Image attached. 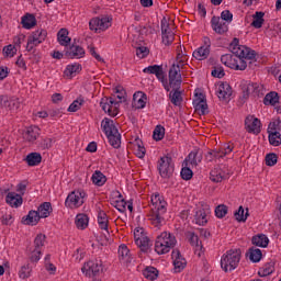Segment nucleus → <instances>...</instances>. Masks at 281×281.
<instances>
[{
    "mask_svg": "<svg viewBox=\"0 0 281 281\" xmlns=\"http://www.w3.org/2000/svg\"><path fill=\"white\" fill-rule=\"evenodd\" d=\"M229 49L233 55H222L221 63L235 71H245V69H247V60L256 59V50L245 45H240V40L236 37L232 41Z\"/></svg>",
    "mask_w": 281,
    "mask_h": 281,
    "instance_id": "nucleus-1",
    "label": "nucleus"
},
{
    "mask_svg": "<svg viewBox=\"0 0 281 281\" xmlns=\"http://www.w3.org/2000/svg\"><path fill=\"white\" fill-rule=\"evenodd\" d=\"M168 203L164 199V195L154 193L151 195V210L149 212V221L154 227H161L166 223L164 214L168 212Z\"/></svg>",
    "mask_w": 281,
    "mask_h": 281,
    "instance_id": "nucleus-2",
    "label": "nucleus"
},
{
    "mask_svg": "<svg viewBox=\"0 0 281 281\" xmlns=\"http://www.w3.org/2000/svg\"><path fill=\"white\" fill-rule=\"evenodd\" d=\"M177 245V237L168 232H162L157 236L155 241V251L158 256H164V254H169L170 249Z\"/></svg>",
    "mask_w": 281,
    "mask_h": 281,
    "instance_id": "nucleus-3",
    "label": "nucleus"
},
{
    "mask_svg": "<svg viewBox=\"0 0 281 281\" xmlns=\"http://www.w3.org/2000/svg\"><path fill=\"white\" fill-rule=\"evenodd\" d=\"M240 262V250H228L221 258V267L223 271H234Z\"/></svg>",
    "mask_w": 281,
    "mask_h": 281,
    "instance_id": "nucleus-4",
    "label": "nucleus"
},
{
    "mask_svg": "<svg viewBox=\"0 0 281 281\" xmlns=\"http://www.w3.org/2000/svg\"><path fill=\"white\" fill-rule=\"evenodd\" d=\"M81 271L87 278H98V276L103 273L104 265L100 259L89 260L83 263Z\"/></svg>",
    "mask_w": 281,
    "mask_h": 281,
    "instance_id": "nucleus-5",
    "label": "nucleus"
},
{
    "mask_svg": "<svg viewBox=\"0 0 281 281\" xmlns=\"http://www.w3.org/2000/svg\"><path fill=\"white\" fill-rule=\"evenodd\" d=\"M85 199H87V192L82 189H78L68 194L65 205L70 210H76L81 207V205H85Z\"/></svg>",
    "mask_w": 281,
    "mask_h": 281,
    "instance_id": "nucleus-6",
    "label": "nucleus"
},
{
    "mask_svg": "<svg viewBox=\"0 0 281 281\" xmlns=\"http://www.w3.org/2000/svg\"><path fill=\"white\" fill-rule=\"evenodd\" d=\"M120 101H115L113 98H102L100 106L104 113H108L111 117H115L120 113V103L122 102V95L116 97Z\"/></svg>",
    "mask_w": 281,
    "mask_h": 281,
    "instance_id": "nucleus-7",
    "label": "nucleus"
},
{
    "mask_svg": "<svg viewBox=\"0 0 281 281\" xmlns=\"http://www.w3.org/2000/svg\"><path fill=\"white\" fill-rule=\"evenodd\" d=\"M158 170L162 179H170L175 172V162H172V157L162 156L158 161Z\"/></svg>",
    "mask_w": 281,
    "mask_h": 281,
    "instance_id": "nucleus-8",
    "label": "nucleus"
},
{
    "mask_svg": "<svg viewBox=\"0 0 281 281\" xmlns=\"http://www.w3.org/2000/svg\"><path fill=\"white\" fill-rule=\"evenodd\" d=\"M144 74H153L161 82L165 90L170 91L166 72H164V66L153 65L143 69Z\"/></svg>",
    "mask_w": 281,
    "mask_h": 281,
    "instance_id": "nucleus-9",
    "label": "nucleus"
},
{
    "mask_svg": "<svg viewBox=\"0 0 281 281\" xmlns=\"http://www.w3.org/2000/svg\"><path fill=\"white\" fill-rule=\"evenodd\" d=\"M181 65L179 64H172V66L169 69V91L170 89H180L181 87Z\"/></svg>",
    "mask_w": 281,
    "mask_h": 281,
    "instance_id": "nucleus-10",
    "label": "nucleus"
},
{
    "mask_svg": "<svg viewBox=\"0 0 281 281\" xmlns=\"http://www.w3.org/2000/svg\"><path fill=\"white\" fill-rule=\"evenodd\" d=\"M45 38H47V31L44 29H38L35 32L32 33V36L29 37L26 43V50L32 52L34 47H38L41 43L45 42Z\"/></svg>",
    "mask_w": 281,
    "mask_h": 281,
    "instance_id": "nucleus-11",
    "label": "nucleus"
},
{
    "mask_svg": "<svg viewBox=\"0 0 281 281\" xmlns=\"http://www.w3.org/2000/svg\"><path fill=\"white\" fill-rule=\"evenodd\" d=\"M112 22H113V18L101 16V18H93L92 20H90L89 25H90V30L94 32H105V30H109V27H111Z\"/></svg>",
    "mask_w": 281,
    "mask_h": 281,
    "instance_id": "nucleus-12",
    "label": "nucleus"
},
{
    "mask_svg": "<svg viewBox=\"0 0 281 281\" xmlns=\"http://www.w3.org/2000/svg\"><path fill=\"white\" fill-rule=\"evenodd\" d=\"M134 240L137 247L140 248V251L146 252L150 249V239L144 234V228L134 229Z\"/></svg>",
    "mask_w": 281,
    "mask_h": 281,
    "instance_id": "nucleus-13",
    "label": "nucleus"
},
{
    "mask_svg": "<svg viewBox=\"0 0 281 281\" xmlns=\"http://www.w3.org/2000/svg\"><path fill=\"white\" fill-rule=\"evenodd\" d=\"M215 93L221 102H229L232 98V86L227 82H220L215 86Z\"/></svg>",
    "mask_w": 281,
    "mask_h": 281,
    "instance_id": "nucleus-14",
    "label": "nucleus"
},
{
    "mask_svg": "<svg viewBox=\"0 0 281 281\" xmlns=\"http://www.w3.org/2000/svg\"><path fill=\"white\" fill-rule=\"evenodd\" d=\"M245 128L247 133H252V135H259L262 128V123L259 121L258 117L254 115H248L245 119Z\"/></svg>",
    "mask_w": 281,
    "mask_h": 281,
    "instance_id": "nucleus-15",
    "label": "nucleus"
},
{
    "mask_svg": "<svg viewBox=\"0 0 281 281\" xmlns=\"http://www.w3.org/2000/svg\"><path fill=\"white\" fill-rule=\"evenodd\" d=\"M201 161H203V153H201V150L199 149H193L184 159V166L196 168V166H199Z\"/></svg>",
    "mask_w": 281,
    "mask_h": 281,
    "instance_id": "nucleus-16",
    "label": "nucleus"
},
{
    "mask_svg": "<svg viewBox=\"0 0 281 281\" xmlns=\"http://www.w3.org/2000/svg\"><path fill=\"white\" fill-rule=\"evenodd\" d=\"M211 27L215 34H225L228 32L229 26L227 25V22H224L221 16L214 15L211 19Z\"/></svg>",
    "mask_w": 281,
    "mask_h": 281,
    "instance_id": "nucleus-17",
    "label": "nucleus"
},
{
    "mask_svg": "<svg viewBox=\"0 0 281 281\" xmlns=\"http://www.w3.org/2000/svg\"><path fill=\"white\" fill-rule=\"evenodd\" d=\"M243 99L247 100L249 99V95H252L254 98L260 95V85L248 82L243 85Z\"/></svg>",
    "mask_w": 281,
    "mask_h": 281,
    "instance_id": "nucleus-18",
    "label": "nucleus"
},
{
    "mask_svg": "<svg viewBox=\"0 0 281 281\" xmlns=\"http://www.w3.org/2000/svg\"><path fill=\"white\" fill-rule=\"evenodd\" d=\"M210 179L213 181V183H221L222 181H225V179H229V173L221 167H215L210 172Z\"/></svg>",
    "mask_w": 281,
    "mask_h": 281,
    "instance_id": "nucleus-19",
    "label": "nucleus"
},
{
    "mask_svg": "<svg viewBox=\"0 0 281 281\" xmlns=\"http://www.w3.org/2000/svg\"><path fill=\"white\" fill-rule=\"evenodd\" d=\"M171 257L176 273L183 271V269H186V265H188V261H186V258H183L181 252L179 250H173Z\"/></svg>",
    "mask_w": 281,
    "mask_h": 281,
    "instance_id": "nucleus-20",
    "label": "nucleus"
},
{
    "mask_svg": "<svg viewBox=\"0 0 281 281\" xmlns=\"http://www.w3.org/2000/svg\"><path fill=\"white\" fill-rule=\"evenodd\" d=\"M5 203L10 207H21L23 205V195L16 192H9L5 196Z\"/></svg>",
    "mask_w": 281,
    "mask_h": 281,
    "instance_id": "nucleus-21",
    "label": "nucleus"
},
{
    "mask_svg": "<svg viewBox=\"0 0 281 281\" xmlns=\"http://www.w3.org/2000/svg\"><path fill=\"white\" fill-rule=\"evenodd\" d=\"M101 128L103 133L106 135V137L109 135H117L119 133L117 127L115 126V123H113V120L109 117H105L104 120H102Z\"/></svg>",
    "mask_w": 281,
    "mask_h": 281,
    "instance_id": "nucleus-22",
    "label": "nucleus"
},
{
    "mask_svg": "<svg viewBox=\"0 0 281 281\" xmlns=\"http://www.w3.org/2000/svg\"><path fill=\"white\" fill-rule=\"evenodd\" d=\"M146 102H148V97L146 95V93H144L142 91L134 93L133 106H135V109H145Z\"/></svg>",
    "mask_w": 281,
    "mask_h": 281,
    "instance_id": "nucleus-23",
    "label": "nucleus"
},
{
    "mask_svg": "<svg viewBox=\"0 0 281 281\" xmlns=\"http://www.w3.org/2000/svg\"><path fill=\"white\" fill-rule=\"evenodd\" d=\"M119 260L123 265H128L133 261V257L131 256V250L124 244L119 247Z\"/></svg>",
    "mask_w": 281,
    "mask_h": 281,
    "instance_id": "nucleus-24",
    "label": "nucleus"
},
{
    "mask_svg": "<svg viewBox=\"0 0 281 281\" xmlns=\"http://www.w3.org/2000/svg\"><path fill=\"white\" fill-rule=\"evenodd\" d=\"M203 94H200V97H196L193 100V106L200 115H205L207 113V101H205V98L202 97Z\"/></svg>",
    "mask_w": 281,
    "mask_h": 281,
    "instance_id": "nucleus-25",
    "label": "nucleus"
},
{
    "mask_svg": "<svg viewBox=\"0 0 281 281\" xmlns=\"http://www.w3.org/2000/svg\"><path fill=\"white\" fill-rule=\"evenodd\" d=\"M66 56L68 58H83L85 48L79 45L72 44L69 48H67Z\"/></svg>",
    "mask_w": 281,
    "mask_h": 281,
    "instance_id": "nucleus-26",
    "label": "nucleus"
},
{
    "mask_svg": "<svg viewBox=\"0 0 281 281\" xmlns=\"http://www.w3.org/2000/svg\"><path fill=\"white\" fill-rule=\"evenodd\" d=\"M38 221H41V215L37 213V211H30L26 216L22 218V223L24 225H38Z\"/></svg>",
    "mask_w": 281,
    "mask_h": 281,
    "instance_id": "nucleus-27",
    "label": "nucleus"
},
{
    "mask_svg": "<svg viewBox=\"0 0 281 281\" xmlns=\"http://www.w3.org/2000/svg\"><path fill=\"white\" fill-rule=\"evenodd\" d=\"M38 135H41V128H38V126H30L24 133V139L31 143L36 142V139H38Z\"/></svg>",
    "mask_w": 281,
    "mask_h": 281,
    "instance_id": "nucleus-28",
    "label": "nucleus"
},
{
    "mask_svg": "<svg viewBox=\"0 0 281 281\" xmlns=\"http://www.w3.org/2000/svg\"><path fill=\"white\" fill-rule=\"evenodd\" d=\"M251 27H255V30H260L262 25H265V12L262 11H256L255 14H252V22Z\"/></svg>",
    "mask_w": 281,
    "mask_h": 281,
    "instance_id": "nucleus-29",
    "label": "nucleus"
},
{
    "mask_svg": "<svg viewBox=\"0 0 281 281\" xmlns=\"http://www.w3.org/2000/svg\"><path fill=\"white\" fill-rule=\"evenodd\" d=\"M75 225L77 229H87L89 227V216L85 213L77 214Z\"/></svg>",
    "mask_w": 281,
    "mask_h": 281,
    "instance_id": "nucleus-30",
    "label": "nucleus"
},
{
    "mask_svg": "<svg viewBox=\"0 0 281 281\" xmlns=\"http://www.w3.org/2000/svg\"><path fill=\"white\" fill-rule=\"evenodd\" d=\"M91 181L94 186H98V188H102V186H104V183H106V176H104V173H102V171L95 170L92 173Z\"/></svg>",
    "mask_w": 281,
    "mask_h": 281,
    "instance_id": "nucleus-31",
    "label": "nucleus"
},
{
    "mask_svg": "<svg viewBox=\"0 0 281 281\" xmlns=\"http://www.w3.org/2000/svg\"><path fill=\"white\" fill-rule=\"evenodd\" d=\"M57 41L59 45L67 47L71 43V37H69V31L67 29H61L57 34Z\"/></svg>",
    "mask_w": 281,
    "mask_h": 281,
    "instance_id": "nucleus-32",
    "label": "nucleus"
},
{
    "mask_svg": "<svg viewBox=\"0 0 281 281\" xmlns=\"http://www.w3.org/2000/svg\"><path fill=\"white\" fill-rule=\"evenodd\" d=\"M34 26H36V16H34V14L27 13L22 16V27H24V30H32Z\"/></svg>",
    "mask_w": 281,
    "mask_h": 281,
    "instance_id": "nucleus-33",
    "label": "nucleus"
},
{
    "mask_svg": "<svg viewBox=\"0 0 281 281\" xmlns=\"http://www.w3.org/2000/svg\"><path fill=\"white\" fill-rule=\"evenodd\" d=\"M80 71H82V66H80V64L78 63H74V64H69L66 67L64 74L69 78H74V76H76V74H80Z\"/></svg>",
    "mask_w": 281,
    "mask_h": 281,
    "instance_id": "nucleus-34",
    "label": "nucleus"
},
{
    "mask_svg": "<svg viewBox=\"0 0 281 281\" xmlns=\"http://www.w3.org/2000/svg\"><path fill=\"white\" fill-rule=\"evenodd\" d=\"M37 213L40 214V218H47L52 214V203H42L37 209Z\"/></svg>",
    "mask_w": 281,
    "mask_h": 281,
    "instance_id": "nucleus-35",
    "label": "nucleus"
},
{
    "mask_svg": "<svg viewBox=\"0 0 281 281\" xmlns=\"http://www.w3.org/2000/svg\"><path fill=\"white\" fill-rule=\"evenodd\" d=\"M98 223L100 229H103L104 232H109V216L105 212L100 211L98 214Z\"/></svg>",
    "mask_w": 281,
    "mask_h": 281,
    "instance_id": "nucleus-36",
    "label": "nucleus"
},
{
    "mask_svg": "<svg viewBox=\"0 0 281 281\" xmlns=\"http://www.w3.org/2000/svg\"><path fill=\"white\" fill-rule=\"evenodd\" d=\"M192 56L195 58V60H205L210 56V49L200 46L193 52Z\"/></svg>",
    "mask_w": 281,
    "mask_h": 281,
    "instance_id": "nucleus-37",
    "label": "nucleus"
},
{
    "mask_svg": "<svg viewBox=\"0 0 281 281\" xmlns=\"http://www.w3.org/2000/svg\"><path fill=\"white\" fill-rule=\"evenodd\" d=\"M25 161L29 166H38L43 161V156L38 153H31L26 156Z\"/></svg>",
    "mask_w": 281,
    "mask_h": 281,
    "instance_id": "nucleus-38",
    "label": "nucleus"
},
{
    "mask_svg": "<svg viewBox=\"0 0 281 281\" xmlns=\"http://www.w3.org/2000/svg\"><path fill=\"white\" fill-rule=\"evenodd\" d=\"M278 102H280V97H278V92L273 91L266 94L263 99V104H266V106H269V104H271V106H276Z\"/></svg>",
    "mask_w": 281,
    "mask_h": 281,
    "instance_id": "nucleus-39",
    "label": "nucleus"
},
{
    "mask_svg": "<svg viewBox=\"0 0 281 281\" xmlns=\"http://www.w3.org/2000/svg\"><path fill=\"white\" fill-rule=\"evenodd\" d=\"M252 245H256V247H268L269 245V237L267 235L261 234L252 237Z\"/></svg>",
    "mask_w": 281,
    "mask_h": 281,
    "instance_id": "nucleus-40",
    "label": "nucleus"
},
{
    "mask_svg": "<svg viewBox=\"0 0 281 281\" xmlns=\"http://www.w3.org/2000/svg\"><path fill=\"white\" fill-rule=\"evenodd\" d=\"M186 47L183 46H178L177 47V64L183 67L188 60V55L184 52Z\"/></svg>",
    "mask_w": 281,
    "mask_h": 281,
    "instance_id": "nucleus-41",
    "label": "nucleus"
},
{
    "mask_svg": "<svg viewBox=\"0 0 281 281\" xmlns=\"http://www.w3.org/2000/svg\"><path fill=\"white\" fill-rule=\"evenodd\" d=\"M194 221L196 225H205L207 223V213L204 209H200L195 212Z\"/></svg>",
    "mask_w": 281,
    "mask_h": 281,
    "instance_id": "nucleus-42",
    "label": "nucleus"
},
{
    "mask_svg": "<svg viewBox=\"0 0 281 281\" xmlns=\"http://www.w3.org/2000/svg\"><path fill=\"white\" fill-rule=\"evenodd\" d=\"M143 276L144 278H146L147 280H157V278L159 277V271L157 270V268L155 267H147L144 271H143Z\"/></svg>",
    "mask_w": 281,
    "mask_h": 281,
    "instance_id": "nucleus-43",
    "label": "nucleus"
},
{
    "mask_svg": "<svg viewBox=\"0 0 281 281\" xmlns=\"http://www.w3.org/2000/svg\"><path fill=\"white\" fill-rule=\"evenodd\" d=\"M106 137L109 139V144L112 145L113 148H120L122 145V135L120 132H116V134H110Z\"/></svg>",
    "mask_w": 281,
    "mask_h": 281,
    "instance_id": "nucleus-44",
    "label": "nucleus"
},
{
    "mask_svg": "<svg viewBox=\"0 0 281 281\" xmlns=\"http://www.w3.org/2000/svg\"><path fill=\"white\" fill-rule=\"evenodd\" d=\"M169 98L171 100V104L175 106H180L181 102H183V97H181V91H179V89H173V92H170Z\"/></svg>",
    "mask_w": 281,
    "mask_h": 281,
    "instance_id": "nucleus-45",
    "label": "nucleus"
},
{
    "mask_svg": "<svg viewBox=\"0 0 281 281\" xmlns=\"http://www.w3.org/2000/svg\"><path fill=\"white\" fill-rule=\"evenodd\" d=\"M135 155L138 159H144V157H146V147H144L142 139L139 138L135 140Z\"/></svg>",
    "mask_w": 281,
    "mask_h": 281,
    "instance_id": "nucleus-46",
    "label": "nucleus"
},
{
    "mask_svg": "<svg viewBox=\"0 0 281 281\" xmlns=\"http://www.w3.org/2000/svg\"><path fill=\"white\" fill-rule=\"evenodd\" d=\"M249 260H251V262H260V260H262V250H260V248H250Z\"/></svg>",
    "mask_w": 281,
    "mask_h": 281,
    "instance_id": "nucleus-47",
    "label": "nucleus"
},
{
    "mask_svg": "<svg viewBox=\"0 0 281 281\" xmlns=\"http://www.w3.org/2000/svg\"><path fill=\"white\" fill-rule=\"evenodd\" d=\"M82 104H85V98L79 97L77 98L69 106L68 112L69 113H76V111H80L82 108Z\"/></svg>",
    "mask_w": 281,
    "mask_h": 281,
    "instance_id": "nucleus-48",
    "label": "nucleus"
},
{
    "mask_svg": "<svg viewBox=\"0 0 281 281\" xmlns=\"http://www.w3.org/2000/svg\"><path fill=\"white\" fill-rule=\"evenodd\" d=\"M120 200H115L112 202L113 207H115L119 212L124 214L126 212V201L122 199V194H119Z\"/></svg>",
    "mask_w": 281,
    "mask_h": 281,
    "instance_id": "nucleus-49",
    "label": "nucleus"
},
{
    "mask_svg": "<svg viewBox=\"0 0 281 281\" xmlns=\"http://www.w3.org/2000/svg\"><path fill=\"white\" fill-rule=\"evenodd\" d=\"M19 278L21 280H27V278H32V267H30V265L22 266L19 271Z\"/></svg>",
    "mask_w": 281,
    "mask_h": 281,
    "instance_id": "nucleus-50",
    "label": "nucleus"
},
{
    "mask_svg": "<svg viewBox=\"0 0 281 281\" xmlns=\"http://www.w3.org/2000/svg\"><path fill=\"white\" fill-rule=\"evenodd\" d=\"M233 150H234V144L226 143L220 149H217V153L221 159H223V157H226V155H229Z\"/></svg>",
    "mask_w": 281,
    "mask_h": 281,
    "instance_id": "nucleus-51",
    "label": "nucleus"
},
{
    "mask_svg": "<svg viewBox=\"0 0 281 281\" xmlns=\"http://www.w3.org/2000/svg\"><path fill=\"white\" fill-rule=\"evenodd\" d=\"M166 135V128L161 125H157L154 130L153 137L156 142H161Z\"/></svg>",
    "mask_w": 281,
    "mask_h": 281,
    "instance_id": "nucleus-52",
    "label": "nucleus"
},
{
    "mask_svg": "<svg viewBox=\"0 0 281 281\" xmlns=\"http://www.w3.org/2000/svg\"><path fill=\"white\" fill-rule=\"evenodd\" d=\"M281 131V120H272L268 125V133H280Z\"/></svg>",
    "mask_w": 281,
    "mask_h": 281,
    "instance_id": "nucleus-53",
    "label": "nucleus"
},
{
    "mask_svg": "<svg viewBox=\"0 0 281 281\" xmlns=\"http://www.w3.org/2000/svg\"><path fill=\"white\" fill-rule=\"evenodd\" d=\"M268 139L271 146H280L281 145V134L280 132L268 133Z\"/></svg>",
    "mask_w": 281,
    "mask_h": 281,
    "instance_id": "nucleus-54",
    "label": "nucleus"
},
{
    "mask_svg": "<svg viewBox=\"0 0 281 281\" xmlns=\"http://www.w3.org/2000/svg\"><path fill=\"white\" fill-rule=\"evenodd\" d=\"M234 216L236 221H238V223H245V221H247V216H249V213L246 212L245 214V209H243V206H239V209L235 212Z\"/></svg>",
    "mask_w": 281,
    "mask_h": 281,
    "instance_id": "nucleus-55",
    "label": "nucleus"
},
{
    "mask_svg": "<svg viewBox=\"0 0 281 281\" xmlns=\"http://www.w3.org/2000/svg\"><path fill=\"white\" fill-rule=\"evenodd\" d=\"M191 168V166H186L181 169L180 175L184 181H190V179H192L194 172H192Z\"/></svg>",
    "mask_w": 281,
    "mask_h": 281,
    "instance_id": "nucleus-56",
    "label": "nucleus"
},
{
    "mask_svg": "<svg viewBox=\"0 0 281 281\" xmlns=\"http://www.w3.org/2000/svg\"><path fill=\"white\" fill-rule=\"evenodd\" d=\"M45 235L38 234L34 239V248L43 251V247H45Z\"/></svg>",
    "mask_w": 281,
    "mask_h": 281,
    "instance_id": "nucleus-57",
    "label": "nucleus"
},
{
    "mask_svg": "<svg viewBox=\"0 0 281 281\" xmlns=\"http://www.w3.org/2000/svg\"><path fill=\"white\" fill-rule=\"evenodd\" d=\"M215 216L217 218H225V216H227V205L220 204L218 206H216L215 207Z\"/></svg>",
    "mask_w": 281,
    "mask_h": 281,
    "instance_id": "nucleus-58",
    "label": "nucleus"
},
{
    "mask_svg": "<svg viewBox=\"0 0 281 281\" xmlns=\"http://www.w3.org/2000/svg\"><path fill=\"white\" fill-rule=\"evenodd\" d=\"M164 45H172L175 41V32L161 33Z\"/></svg>",
    "mask_w": 281,
    "mask_h": 281,
    "instance_id": "nucleus-59",
    "label": "nucleus"
},
{
    "mask_svg": "<svg viewBox=\"0 0 281 281\" xmlns=\"http://www.w3.org/2000/svg\"><path fill=\"white\" fill-rule=\"evenodd\" d=\"M188 238L192 247H198V248L201 247V240H199V236L196 234L189 232Z\"/></svg>",
    "mask_w": 281,
    "mask_h": 281,
    "instance_id": "nucleus-60",
    "label": "nucleus"
},
{
    "mask_svg": "<svg viewBox=\"0 0 281 281\" xmlns=\"http://www.w3.org/2000/svg\"><path fill=\"white\" fill-rule=\"evenodd\" d=\"M3 54L8 58H13V56L16 54V47H14V45H12V44L4 46Z\"/></svg>",
    "mask_w": 281,
    "mask_h": 281,
    "instance_id": "nucleus-61",
    "label": "nucleus"
},
{
    "mask_svg": "<svg viewBox=\"0 0 281 281\" xmlns=\"http://www.w3.org/2000/svg\"><path fill=\"white\" fill-rule=\"evenodd\" d=\"M160 27H161V34H167L168 32H172V29H170V22L166 18L161 19Z\"/></svg>",
    "mask_w": 281,
    "mask_h": 281,
    "instance_id": "nucleus-62",
    "label": "nucleus"
},
{
    "mask_svg": "<svg viewBox=\"0 0 281 281\" xmlns=\"http://www.w3.org/2000/svg\"><path fill=\"white\" fill-rule=\"evenodd\" d=\"M278 164V155L274 153L268 154L266 156V166H276Z\"/></svg>",
    "mask_w": 281,
    "mask_h": 281,
    "instance_id": "nucleus-63",
    "label": "nucleus"
},
{
    "mask_svg": "<svg viewBox=\"0 0 281 281\" xmlns=\"http://www.w3.org/2000/svg\"><path fill=\"white\" fill-rule=\"evenodd\" d=\"M41 254H42L41 249L33 248V250H31V255H30L31 262H38V260H41Z\"/></svg>",
    "mask_w": 281,
    "mask_h": 281,
    "instance_id": "nucleus-64",
    "label": "nucleus"
}]
</instances>
